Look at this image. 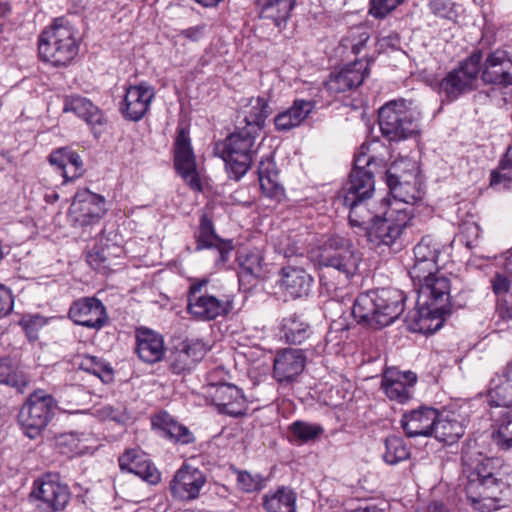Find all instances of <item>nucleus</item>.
<instances>
[{"label":"nucleus","instance_id":"f257e3e1","mask_svg":"<svg viewBox=\"0 0 512 512\" xmlns=\"http://www.w3.org/2000/svg\"><path fill=\"white\" fill-rule=\"evenodd\" d=\"M438 272L426 273L418 282L419 297L417 308L406 317L408 327L413 332L428 333L438 330L442 325L443 315L449 312L450 282Z\"/></svg>","mask_w":512,"mask_h":512},{"label":"nucleus","instance_id":"f03ea898","mask_svg":"<svg viewBox=\"0 0 512 512\" xmlns=\"http://www.w3.org/2000/svg\"><path fill=\"white\" fill-rule=\"evenodd\" d=\"M362 159L358 157L350 173V179L339 194V201L349 207V224L359 229L364 235L380 217L373 210L374 203L369 202L374 192V180L371 171L360 166Z\"/></svg>","mask_w":512,"mask_h":512},{"label":"nucleus","instance_id":"7ed1b4c3","mask_svg":"<svg viewBox=\"0 0 512 512\" xmlns=\"http://www.w3.org/2000/svg\"><path fill=\"white\" fill-rule=\"evenodd\" d=\"M404 293L396 288H380L361 293L352 314L358 323L380 329L393 323L404 311Z\"/></svg>","mask_w":512,"mask_h":512},{"label":"nucleus","instance_id":"20e7f679","mask_svg":"<svg viewBox=\"0 0 512 512\" xmlns=\"http://www.w3.org/2000/svg\"><path fill=\"white\" fill-rule=\"evenodd\" d=\"M39 56L55 67L69 65L79 52L76 31L63 18L55 19L39 36Z\"/></svg>","mask_w":512,"mask_h":512},{"label":"nucleus","instance_id":"39448f33","mask_svg":"<svg viewBox=\"0 0 512 512\" xmlns=\"http://www.w3.org/2000/svg\"><path fill=\"white\" fill-rule=\"evenodd\" d=\"M259 134L244 127H238L222 143L215 147L216 154L225 162L231 179L240 180L250 169L258 152L256 139Z\"/></svg>","mask_w":512,"mask_h":512},{"label":"nucleus","instance_id":"423d86ee","mask_svg":"<svg viewBox=\"0 0 512 512\" xmlns=\"http://www.w3.org/2000/svg\"><path fill=\"white\" fill-rule=\"evenodd\" d=\"M208 278L192 279L187 292V312L198 321H211L233 309L230 295L216 292Z\"/></svg>","mask_w":512,"mask_h":512},{"label":"nucleus","instance_id":"0eeeda50","mask_svg":"<svg viewBox=\"0 0 512 512\" xmlns=\"http://www.w3.org/2000/svg\"><path fill=\"white\" fill-rule=\"evenodd\" d=\"M411 105V102L397 99L380 108L378 122L383 136L390 141H400L418 132L419 112Z\"/></svg>","mask_w":512,"mask_h":512},{"label":"nucleus","instance_id":"6e6552de","mask_svg":"<svg viewBox=\"0 0 512 512\" xmlns=\"http://www.w3.org/2000/svg\"><path fill=\"white\" fill-rule=\"evenodd\" d=\"M318 262L321 266L333 268L345 280H349L357 273L361 256L349 240L331 236L320 247Z\"/></svg>","mask_w":512,"mask_h":512},{"label":"nucleus","instance_id":"1a4fd4ad","mask_svg":"<svg viewBox=\"0 0 512 512\" xmlns=\"http://www.w3.org/2000/svg\"><path fill=\"white\" fill-rule=\"evenodd\" d=\"M57 404L52 395L35 390L20 409L18 421L30 439L39 437L54 416Z\"/></svg>","mask_w":512,"mask_h":512},{"label":"nucleus","instance_id":"9d476101","mask_svg":"<svg viewBox=\"0 0 512 512\" xmlns=\"http://www.w3.org/2000/svg\"><path fill=\"white\" fill-rule=\"evenodd\" d=\"M482 62L481 51L472 53L458 67L448 72L438 83L437 91L443 100L452 102L474 89Z\"/></svg>","mask_w":512,"mask_h":512},{"label":"nucleus","instance_id":"9b49d317","mask_svg":"<svg viewBox=\"0 0 512 512\" xmlns=\"http://www.w3.org/2000/svg\"><path fill=\"white\" fill-rule=\"evenodd\" d=\"M411 221V211L406 208H389L380 216L365 234L368 242L375 248L402 246L400 240L404 229Z\"/></svg>","mask_w":512,"mask_h":512},{"label":"nucleus","instance_id":"f8f14e48","mask_svg":"<svg viewBox=\"0 0 512 512\" xmlns=\"http://www.w3.org/2000/svg\"><path fill=\"white\" fill-rule=\"evenodd\" d=\"M206 484V473L184 462L170 480L169 492L175 501L188 503L200 497Z\"/></svg>","mask_w":512,"mask_h":512},{"label":"nucleus","instance_id":"ddd939ff","mask_svg":"<svg viewBox=\"0 0 512 512\" xmlns=\"http://www.w3.org/2000/svg\"><path fill=\"white\" fill-rule=\"evenodd\" d=\"M106 211L103 196L83 189L75 194L68 216L74 227H87L98 223Z\"/></svg>","mask_w":512,"mask_h":512},{"label":"nucleus","instance_id":"4468645a","mask_svg":"<svg viewBox=\"0 0 512 512\" xmlns=\"http://www.w3.org/2000/svg\"><path fill=\"white\" fill-rule=\"evenodd\" d=\"M472 474L471 480L464 483L466 497L472 507L480 512H491L501 507V483L496 477L477 479Z\"/></svg>","mask_w":512,"mask_h":512},{"label":"nucleus","instance_id":"2eb2a0df","mask_svg":"<svg viewBox=\"0 0 512 512\" xmlns=\"http://www.w3.org/2000/svg\"><path fill=\"white\" fill-rule=\"evenodd\" d=\"M32 494L43 503L47 512L64 510L71 497L69 487L60 482L57 474L51 473L34 483Z\"/></svg>","mask_w":512,"mask_h":512},{"label":"nucleus","instance_id":"dca6fc26","mask_svg":"<svg viewBox=\"0 0 512 512\" xmlns=\"http://www.w3.org/2000/svg\"><path fill=\"white\" fill-rule=\"evenodd\" d=\"M205 393L220 413L234 417L245 414L246 399L242 390L236 385L227 382H212Z\"/></svg>","mask_w":512,"mask_h":512},{"label":"nucleus","instance_id":"f3484780","mask_svg":"<svg viewBox=\"0 0 512 512\" xmlns=\"http://www.w3.org/2000/svg\"><path fill=\"white\" fill-rule=\"evenodd\" d=\"M68 316L75 324L95 330L109 322L105 305L94 296L75 300L69 308Z\"/></svg>","mask_w":512,"mask_h":512},{"label":"nucleus","instance_id":"a211bd4d","mask_svg":"<svg viewBox=\"0 0 512 512\" xmlns=\"http://www.w3.org/2000/svg\"><path fill=\"white\" fill-rule=\"evenodd\" d=\"M417 380V375L412 371L386 367L382 373L381 388L391 401L405 404L413 398Z\"/></svg>","mask_w":512,"mask_h":512},{"label":"nucleus","instance_id":"6ab92c4d","mask_svg":"<svg viewBox=\"0 0 512 512\" xmlns=\"http://www.w3.org/2000/svg\"><path fill=\"white\" fill-rule=\"evenodd\" d=\"M154 97V88L146 82L130 85L119 104V111L124 119L138 122L148 112Z\"/></svg>","mask_w":512,"mask_h":512},{"label":"nucleus","instance_id":"aec40b11","mask_svg":"<svg viewBox=\"0 0 512 512\" xmlns=\"http://www.w3.org/2000/svg\"><path fill=\"white\" fill-rule=\"evenodd\" d=\"M441 244L432 236H424L414 247V265L410 270L413 281L422 282V278L428 274L438 272V257L441 252Z\"/></svg>","mask_w":512,"mask_h":512},{"label":"nucleus","instance_id":"412c9836","mask_svg":"<svg viewBox=\"0 0 512 512\" xmlns=\"http://www.w3.org/2000/svg\"><path fill=\"white\" fill-rule=\"evenodd\" d=\"M174 163L177 171L187 184L194 190L201 189L196 171L195 157L191 148L190 138L184 128H180L175 139Z\"/></svg>","mask_w":512,"mask_h":512},{"label":"nucleus","instance_id":"4be33fe9","mask_svg":"<svg viewBox=\"0 0 512 512\" xmlns=\"http://www.w3.org/2000/svg\"><path fill=\"white\" fill-rule=\"evenodd\" d=\"M481 78L485 83L512 85V58L503 49H496L487 54L484 63L480 64Z\"/></svg>","mask_w":512,"mask_h":512},{"label":"nucleus","instance_id":"5701e85b","mask_svg":"<svg viewBox=\"0 0 512 512\" xmlns=\"http://www.w3.org/2000/svg\"><path fill=\"white\" fill-rule=\"evenodd\" d=\"M368 75V62L356 60L339 71L332 72L325 82L326 90L337 95L358 87Z\"/></svg>","mask_w":512,"mask_h":512},{"label":"nucleus","instance_id":"b1692460","mask_svg":"<svg viewBox=\"0 0 512 512\" xmlns=\"http://www.w3.org/2000/svg\"><path fill=\"white\" fill-rule=\"evenodd\" d=\"M196 251L202 249H215L218 258L215 260L217 266H224L233 250L230 240L221 239L214 230L213 223L207 215H202L199 229L195 234Z\"/></svg>","mask_w":512,"mask_h":512},{"label":"nucleus","instance_id":"393cba45","mask_svg":"<svg viewBox=\"0 0 512 512\" xmlns=\"http://www.w3.org/2000/svg\"><path fill=\"white\" fill-rule=\"evenodd\" d=\"M313 282V277L303 267L292 264H287L280 269L277 280L283 294L291 299L307 296Z\"/></svg>","mask_w":512,"mask_h":512},{"label":"nucleus","instance_id":"a878e982","mask_svg":"<svg viewBox=\"0 0 512 512\" xmlns=\"http://www.w3.org/2000/svg\"><path fill=\"white\" fill-rule=\"evenodd\" d=\"M439 411L430 406H420L407 413L401 419V427L409 438L433 436Z\"/></svg>","mask_w":512,"mask_h":512},{"label":"nucleus","instance_id":"bb28decb","mask_svg":"<svg viewBox=\"0 0 512 512\" xmlns=\"http://www.w3.org/2000/svg\"><path fill=\"white\" fill-rule=\"evenodd\" d=\"M315 240L307 227H298L280 233L274 239L275 251L284 257H303Z\"/></svg>","mask_w":512,"mask_h":512},{"label":"nucleus","instance_id":"cd10ccee","mask_svg":"<svg viewBox=\"0 0 512 512\" xmlns=\"http://www.w3.org/2000/svg\"><path fill=\"white\" fill-rule=\"evenodd\" d=\"M118 463L122 472L133 473L149 484H157L161 479L157 468L138 450L127 449L119 457Z\"/></svg>","mask_w":512,"mask_h":512},{"label":"nucleus","instance_id":"c85d7f7f","mask_svg":"<svg viewBox=\"0 0 512 512\" xmlns=\"http://www.w3.org/2000/svg\"><path fill=\"white\" fill-rule=\"evenodd\" d=\"M51 166L63 177V184L74 181L84 174L83 160L78 153L68 147L58 148L48 157Z\"/></svg>","mask_w":512,"mask_h":512},{"label":"nucleus","instance_id":"c756f323","mask_svg":"<svg viewBox=\"0 0 512 512\" xmlns=\"http://www.w3.org/2000/svg\"><path fill=\"white\" fill-rule=\"evenodd\" d=\"M395 167L386 172V184L395 200L404 204H413L420 199V190L417 187L416 174L393 172Z\"/></svg>","mask_w":512,"mask_h":512},{"label":"nucleus","instance_id":"7c9ffc66","mask_svg":"<svg viewBox=\"0 0 512 512\" xmlns=\"http://www.w3.org/2000/svg\"><path fill=\"white\" fill-rule=\"evenodd\" d=\"M316 107L313 100L296 99L292 105L279 112L274 118L277 131L286 132L300 126Z\"/></svg>","mask_w":512,"mask_h":512},{"label":"nucleus","instance_id":"2f4dec72","mask_svg":"<svg viewBox=\"0 0 512 512\" xmlns=\"http://www.w3.org/2000/svg\"><path fill=\"white\" fill-rule=\"evenodd\" d=\"M488 399L496 407L512 405V360L491 380Z\"/></svg>","mask_w":512,"mask_h":512},{"label":"nucleus","instance_id":"473e14b6","mask_svg":"<svg viewBox=\"0 0 512 512\" xmlns=\"http://www.w3.org/2000/svg\"><path fill=\"white\" fill-rule=\"evenodd\" d=\"M258 179L265 197L276 202L284 198L285 190L278 180V172L271 157L261 159L258 166Z\"/></svg>","mask_w":512,"mask_h":512},{"label":"nucleus","instance_id":"72a5a7b5","mask_svg":"<svg viewBox=\"0 0 512 512\" xmlns=\"http://www.w3.org/2000/svg\"><path fill=\"white\" fill-rule=\"evenodd\" d=\"M152 426L163 432L164 436L175 443L190 444L194 436L190 430L178 423L168 412L160 411L151 419Z\"/></svg>","mask_w":512,"mask_h":512},{"label":"nucleus","instance_id":"f704fd0d","mask_svg":"<svg viewBox=\"0 0 512 512\" xmlns=\"http://www.w3.org/2000/svg\"><path fill=\"white\" fill-rule=\"evenodd\" d=\"M305 367L303 354H277L273 360V375L280 382H292Z\"/></svg>","mask_w":512,"mask_h":512},{"label":"nucleus","instance_id":"c9c22d12","mask_svg":"<svg viewBox=\"0 0 512 512\" xmlns=\"http://www.w3.org/2000/svg\"><path fill=\"white\" fill-rule=\"evenodd\" d=\"M463 474L466 480L472 479V474L477 479H486L494 476V462L492 459L485 457L482 453L472 451L470 449L462 452Z\"/></svg>","mask_w":512,"mask_h":512},{"label":"nucleus","instance_id":"e433bc0d","mask_svg":"<svg viewBox=\"0 0 512 512\" xmlns=\"http://www.w3.org/2000/svg\"><path fill=\"white\" fill-rule=\"evenodd\" d=\"M63 111L73 112L79 118L83 119L88 125L94 126L102 124L103 115L101 110L88 98L79 95L66 97Z\"/></svg>","mask_w":512,"mask_h":512},{"label":"nucleus","instance_id":"4c0bfd02","mask_svg":"<svg viewBox=\"0 0 512 512\" xmlns=\"http://www.w3.org/2000/svg\"><path fill=\"white\" fill-rule=\"evenodd\" d=\"M465 433V424L456 418L454 413L438 416L433 436L446 445L456 443Z\"/></svg>","mask_w":512,"mask_h":512},{"label":"nucleus","instance_id":"58836bf2","mask_svg":"<svg viewBox=\"0 0 512 512\" xmlns=\"http://www.w3.org/2000/svg\"><path fill=\"white\" fill-rule=\"evenodd\" d=\"M296 493L289 487L281 486L263 496L262 505L266 512H296Z\"/></svg>","mask_w":512,"mask_h":512},{"label":"nucleus","instance_id":"ea45409f","mask_svg":"<svg viewBox=\"0 0 512 512\" xmlns=\"http://www.w3.org/2000/svg\"><path fill=\"white\" fill-rule=\"evenodd\" d=\"M296 0H260L258 6L260 17L271 20L281 29L290 17Z\"/></svg>","mask_w":512,"mask_h":512},{"label":"nucleus","instance_id":"a19ab883","mask_svg":"<svg viewBox=\"0 0 512 512\" xmlns=\"http://www.w3.org/2000/svg\"><path fill=\"white\" fill-rule=\"evenodd\" d=\"M271 113L272 109L267 99L264 97L252 98L248 110L245 112L243 127L259 134Z\"/></svg>","mask_w":512,"mask_h":512},{"label":"nucleus","instance_id":"79ce46f5","mask_svg":"<svg viewBox=\"0 0 512 512\" xmlns=\"http://www.w3.org/2000/svg\"><path fill=\"white\" fill-rule=\"evenodd\" d=\"M237 261L240 267L239 277L258 278L263 271V256L259 249L242 248L237 252Z\"/></svg>","mask_w":512,"mask_h":512},{"label":"nucleus","instance_id":"37998d69","mask_svg":"<svg viewBox=\"0 0 512 512\" xmlns=\"http://www.w3.org/2000/svg\"><path fill=\"white\" fill-rule=\"evenodd\" d=\"M56 447L63 455L72 457L83 455L87 448V439L83 433L66 432L56 436Z\"/></svg>","mask_w":512,"mask_h":512},{"label":"nucleus","instance_id":"c03bdc74","mask_svg":"<svg viewBox=\"0 0 512 512\" xmlns=\"http://www.w3.org/2000/svg\"><path fill=\"white\" fill-rule=\"evenodd\" d=\"M136 352H164V338L159 332L145 326L135 330Z\"/></svg>","mask_w":512,"mask_h":512},{"label":"nucleus","instance_id":"a18cd8bd","mask_svg":"<svg viewBox=\"0 0 512 512\" xmlns=\"http://www.w3.org/2000/svg\"><path fill=\"white\" fill-rule=\"evenodd\" d=\"M79 369L97 376L104 384L114 381V370L111 365L95 355L86 354L79 364Z\"/></svg>","mask_w":512,"mask_h":512},{"label":"nucleus","instance_id":"49530a36","mask_svg":"<svg viewBox=\"0 0 512 512\" xmlns=\"http://www.w3.org/2000/svg\"><path fill=\"white\" fill-rule=\"evenodd\" d=\"M309 333V326L295 315L286 317L281 324V339L289 344H301Z\"/></svg>","mask_w":512,"mask_h":512},{"label":"nucleus","instance_id":"de8ad7c7","mask_svg":"<svg viewBox=\"0 0 512 512\" xmlns=\"http://www.w3.org/2000/svg\"><path fill=\"white\" fill-rule=\"evenodd\" d=\"M497 420L498 428L493 433V439L503 449L512 448V404L502 406Z\"/></svg>","mask_w":512,"mask_h":512},{"label":"nucleus","instance_id":"09e8293b","mask_svg":"<svg viewBox=\"0 0 512 512\" xmlns=\"http://www.w3.org/2000/svg\"><path fill=\"white\" fill-rule=\"evenodd\" d=\"M491 186L502 185L504 189H512V145L499 162L498 169L491 172Z\"/></svg>","mask_w":512,"mask_h":512},{"label":"nucleus","instance_id":"8fccbe9b","mask_svg":"<svg viewBox=\"0 0 512 512\" xmlns=\"http://www.w3.org/2000/svg\"><path fill=\"white\" fill-rule=\"evenodd\" d=\"M386 451L383 459L390 465H395L409 458L410 450L404 440L397 436L388 437L385 441Z\"/></svg>","mask_w":512,"mask_h":512},{"label":"nucleus","instance_id":"3c124183","mask_svg":"<svg viewBox=\"0 0 512 512\" xmlns=\"http://www.w3.org/2000/svg\"><path fill=\"white\" fill-rule=\"evenodd\" d=\"M290 431L302 442H309L317 439L324 432V429L319 424L295 421L291 424Z\"/></svg>","mask_w":512,"mask_h":512},{"label":"nucleus","instance_id":"603ef678","mask_svg":"<svg viewBox=\"0 0 512 512\" xmlns=\"http://www.w3.org/2000/svg\"><path fill=\"white\" fill-rule=\"evenodd\" d=\"M237 475V486L240 490L251 493L261 490L265 485V479L260 474L252 475L251 473L235 469Z\"/></svg>","mask_w":512,"mask_h":512},{"label":"nucleus","instance_id":"864d4df0","mask_svg":"<svg viewBox=\"0 0 512 512\" xmlns=\"http://www.w3.org/2000/svg\"><path fill=\"white\" fill-rule=\"evenodd\" d=\"M404 0H370L369 14L375 19H384Z\"/></svg>","mask_w":512,"mask_h":512},{"label":"nucleus","instance_id":"5fc2aeb1","mask_svg":"<svg viewBox=\"0 0 512 512\" xmlns=\"http://www.w3.org/2000/svg\"><path fill=\"white\" fill-rule=\"evenodd\" d=\"M428 7L437 17L452 19L455 16L454 4L450 0H431Z\"/></svg>","mask_w":512,"mask_h":512},{"label":"nucleus","instance_id":"6e6d98bb","mask_svg":"<svg viewBox=\"0 0 512 512\" xmlns=\"http://www.w3.org/2000/svg\"><path fill=\"white\" fill-rule=\"evenodd\" d=\"M491 286L497 297L506 296L509 293L512 298V273L510 278L497 273L491 280Z\"/></svg>","mask_w":512,"mask_h":512},{"label":"nucleus","instance_id":"4d7b16f0","mask_svg":"<svg viewBox=\"0 0 512 512\" xmlns=\"http://www.w3.org/2000/svg\"><path fill=\"white\" fill-rule=\"evenodd\" d=\"M347 337V329H331L325 338L326 346L325 349L328 352L336 351L338 349H345V346L341 347L344 338Z\"/></svg>","mask_w":512,"mask_h":512},{"label":"nucleus","instance_id":"13d9d810","mask_svg":"<svg viewBox=\"0 0 512 512\" xmlns=\"http://www.w3.org/2000/svg\"><path fill=\"white\" fill-rule=\"evenodd\" d=\"M461 234L465 246L471 249L476 246V242L481 235V229L475 222L465 223L462 226Z\"/></svg>","mask_w":512,"mask_h":512},{"label":"nucleus","instance_id":"bf43d9fd","mask_svg":"<svg viewBox=\"0 0 512 512\" xmlns=\"http://www.w3.org/2000/svg\"><path fill=\"white\" fill-rule=\"evenodd\" d=\"M207 33V24L200 23L198 25L182 29L178 33V37L185 38L191 42H198L205 37Z\"/></svg>","mask_w":512,"mask_h":512},{"label":"nucleus","instance_id":"052dcab7","mask_svg":"<svg viewBox=\"0 0 512 512\" xmlns=\"http://www.w3.org/2000/svg\"><path fill=\"white\" fill-rule=\"evenodd\" d=\"M30 383L29 377L19 368L9 376L4 384L10 385L23 393Z\"/></svg>","mask_w":512,"mask_h":512},{"label":"nucleus","instance_id":"680f3d73","mask_svg":"<svg viewBox=\"0 0 512 512\" xmlns=\"http://www.w3.org/2000/svg\"><path fill=\"white\" fill-rule=\"evenodd\" d=\"M18 369V364L11 355L0 358V382L5 383L11 374Z\"/></svg>","mask_w":512,"mask_h":512},{"label":"nucleus","instance_id":"e2e57ef3","mask_svg":"<svg viewBox=\"0 0 512 512\" xmlns=\"http://www.w3.org/2000/svg\"><path fill=\"white\" fill-rule=\"evenodd\" d=\"M13 296L9 289L0 285V318L8 315L13 308Z\"/></svg>","mask_w":512,"mask_h":512},{"label":"nucleus","instance_id":"0e129e2a","mask_svg":"<svg viewBox=\"0 0 512 512\" xmlns=\"http://www.w3.org/2000/svg\"><path fill=\"white\" fill-rule=\"evenodd\" d=\"M178 357L171 362V369L174 373H181L194 367V360L190 361V354H177Z\"/></svg>","mask_w":512,"mask_h":512},{"label":"nucleus","instance_id":"69168bd1","mask_svg":"<svg viewBox=\"0 0 512 512\" xmlns=\"http://www.w3.org/2000/svg\"><path fill=\"white\" fill-rule=\"evenodd\" d=\"M227 374V371L222 367L210 371L207 375L208 384L205 389L207 390L212 385V382H225L222 376H227Z\"/></svg>","mask_w":512,"mask_h":512},{"label":"nucleus","instance_id":"338daca9","mask_svg":"<svg viewBox=\"0 0 512 512\" xmlns=\"http://www.w3.org/2000/svg\"><path fill=\"white\" fill-rule=\"evenodd\" d=\"M101 413L103 416H105L113 421H116V422H120L123 418L122 412L119 409H116L109 405L104 406L101 409Z\"/></svg>","mask_w":512,"mask_h":512},{"label":"nucleus","instance_id":"774afa93","mask_svg":"<svg viewBox=\"0 0 512 512\" xmlns=\"http://www.w3.org/2000/svg\"><path fill=\"white\" fill-rule=\"evenodd\" d=\"M417 512H451L443 503L441 502H431L426 507L419 509Z\"/></svg>","mask_w":512,"mask_h":512}]
</instances>
